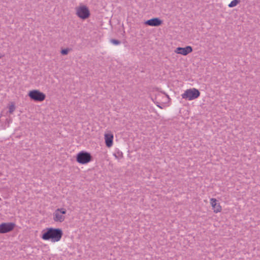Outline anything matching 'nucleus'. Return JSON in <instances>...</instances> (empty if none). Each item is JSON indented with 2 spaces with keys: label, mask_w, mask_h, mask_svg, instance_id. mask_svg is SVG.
<instances>
[{
  "label": "nucleus",
  "mask_w": 260,
  "mask_h": 260,
  "mask_svg": "<svg viewBox=\"0 0 260 260\" xmlns=\"http://www.w3.org/2000/svg\"><path fill=\"white\" fill-rule=\"evenodd\" d=\"M63 235L61 229L49 228L44 231L42 238L44 240H51L53 242L59 241Z\"/></svg>",
  "instance_id": "obj_1"
},
{
  "label": "nucleus",
  "mask_w": 260,
  "mask_h": 260,
  "mask_svg": "<svg viewBox=\"0 0 260 260\" xmlns=\"http://www.w3.org/2000/svg\"><path fill=\"white\" fill-rule=\"evenodd\" d=\"M92 160L91 154L86 151H82L78 153L76 156V160L81 164H85Z\"/></svg>",
  "instance_id": "obj_2"
},
{
  "label": "nucleus",
  "mask_w": 260,
  "mask_h": 260,
  "mask_svg": "<svg viewBox=\"0 0 260 260\" xmlns=\"http://www.w3.org/2000/svg\"><path fill=\"white\" fill-rule=\"evenodd\" d=\"M200 95V91L198 89L193 88L187 89L184 93L182 94V97L184 99L193 100L198 98Z\"/></svg>",
  "instance_id": "obj_3"
},
{
  "label": "nucleus",
  "mask_w": 260,
  "mask_h": 260,
  "mask_svg": "<svg viewBox=\"0 0 260 260\" xmlns=\"http://www.w3.org/2000/svg\"><path fill=\"white\" fill-rule=\"evenodd\" d=\"M29 98L36 102H42L46 98V95L38 90H32L29 92Z\"/></svg>",
  "instance_id": "obj_4"
},
{
  "label": "nucleus",
  "mask_w": 260,
  "mask_h": 260,
  "mask_svg": "<svg viewBox=\"0 0 260 260\" xmlns=\"http://www.w3.org/2000/svg\"><path fill=\"white\" fill-rule=\"evenodd\" d=\"M76 15L82 19H86L90 16V12L86 6H81L76 8Z\"/></svg>",
  "instance_id": "obj_5"
},
{
  "label": "nucleus",
  "mask_w": 260,
  "mask_h": 260,
  "mask_svg": "<svg viewBox=\"0 0 260 260\" xmlns=\"http://www.w3.org/2000/svg\"><path fill=\"white\" fill-rule=\"evenodd\" d=\"M15 224L13 222L2 223L0 224V233L4 234L13 230Z\"/></svg>",
  "instance_id": "obj_6"
},
{
  "label": "nucleus",
  "mask_w": 260,
  "mask_h": 260,
  "mask_svg": "<svg viewBox=\"0 0 260 260\" xmlns=\"http://www.w3.org/2000/svg\"><path fill=\"white\" fill-rule=\"evenodd\" d=\"M163 21L159 18L155 17L145 22V24L151 26H158L162 24Z\"/></svg>",
  "instance_id": "obj_7"
},
{
  "label": "nucleus",
  "mask_w": 260,
  "mask_h": 260,
  "mask_svg": "<svg viewBox=\"0 0 260 260\" xmlns=\"http://www.w3.org/2000/svg\"><path fill=\"white\" fill-rule=\"evenodd\" d=\"M192 51V48L191 46H187L184 48L178 47L175 50V52L183 55H186Z\"/></svg>",
  "instance_id": "obj_8"
},
{
  "label": "nucleus",
  "mask_w": 260,
  "mask_h": 260,
  "mask_svg": "<svg viewBox=\"0 0 260 260\" xmlns=\"http://www.w3.org/2000/svg\"><path fill=\"white\" fill-rule=\"evenodd\" d=\"M210 201L214 212L215 213L220 212L221 211V207L219 203H217L216 199L212 198L210 199Z\"/></svg>",
  "instance_id": "obj_9"
},
{
  "label": "nucleus",
  "mask_w": 260,
  "mask_h": 260,
  "mask_svg": "<svg viewBox=\"0 0 260 260\" xmlns=\"http://www.w3.org/2000/svg\"><path fill=\"white\" fill-rule=\"evenodd\" d=\"M53 220L56 222H62L64 221L65 217L59 212V210H56L53 214Z\"/></svg>",
  "instance_id": "obj_10"
},
{
  "label": "nucleus",
  "mask_w": 260,
  "mask_h": 260,
  "mask_svg": "<svg viewBox=\"0 0 260 260\" xmlns=\"http://www.w3.org/2000/svg\"><path fill=\"white\" fill-rule=\"evenodd\" d=\"M113 135L111 134H105V140L106 146L110 147L113 145Z\"/></svg>",
  "instance_id": "obj_11"
},
{
  "label": "nucleus",
  "mask_w": 260,
  "mask_h": 260,
  "mask_svg": "<svg viewBox=\"0 0 260 260\" xmlns=\"http://www.w3.org/2000/svg\"><path fill=\"white\" fill-rule=\"evenodd\" d=\"M241 2V0H233L228 5L229 7L233 8L236 6Z\"/></svg>",
  "instance_id": "obj_12"
},
{
  "label": "nucleus",
  "mask_w": 260,
  "mask_h": 260,
  "mask_svg": "<svg viewBox=\"0 0 260 260\" xmlns=\"http://www.w3.org/2000/svg\"><path fill=\"white\" fill-rule=\"evenodd\" d=\"M15 110V105L13 103L9 107V112L12 114Z\"/></svg>",
  "instance_id": "obj_13"
},
{
  "label": "nucleus",
  "mask_w": 260,
  "mask_h": 260,
  "mask_svg": "<svg viewBox=\"0 0 260 260\" xmlns=\"http://www.w3.org/2000/svg\"><path fill=\"white\" fill-rule=\"evenodd\" d=\"M110 42L112 44H113L114 45H119V44H120V41H119L118 40L114 39H111L110 40Z\"/></svg>",
  "instance_id": "obj_14"
},
{
  "label": "nucleus",
  "mask_w": 260,
  "mask_h": 260,
  "mask_svg": "<svg viewBox=\"0 0 260 260\" xmlns=\"http://www.w3.org/2000/svg\"><path fill=\"white\" fill-rule=\"evenodd\" d=\"M56 210H59V212L61 214H65L67 212V210L64 208H58Z\"/></svg>",
  "instance_id": "obj_15"
},
{
  "label": "nucleus",
  "mask_w": 260,
  "mask_h": 260,
  "mask_svg": "<svg viewBox=\"0 0 260 260\" xmlns=\"http://www.w3.org/2000/svg\"><path fill=\"white\" fill-rule=\"evenodd\" d=\"M69 49H62L61 51V53L62 54V55H67L68 54V53H69Z\"/></svg>",
  "instance_id": "obj_16"
},
{
  "label": "nucleus",
  "mask_w": 260,
  "mask_h": 260,
  "mask_svg": "<svg viewBox=\"0 0 260 260\" xmlns=\"http://www.w3.org/2000/svg\"><path fill=\"white\" fill-rule=\"evenodd\" d=\"M3 56V55H0V58H1V57H2Z\"/></svg>",
  "instance_id": "obj_17"
},
{
  "label": "nucleus",
  "mask_w": 260,
  "mask_h": 260,
  "mask_svg": "<svg viewBox=\"0 0 260 260\" xmlns=\"http://www.w3.org/2000/svg\"><path fill=\"white\" fill-rule=\"evenodd\" d=\"M1 200H2V199H1V198H0V201H1Z\"/></svg>",
  "instance_id": "obj_18"
}]
</instances>
